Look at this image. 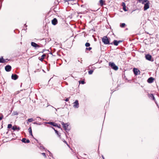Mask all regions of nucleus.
<instances>
[{
  "mask_svg": "<svg viewBox=\"0 0 159 159\" xmlns=\"http://www.w3.org/2000/svg\"><path fill=\"white\" fill-rule=\"evenodd\" d=\"M140 3L144 5V10L146 11L149 8V1L148 0H140Z\"/></svg>",
  "mask_w": 159,
  "mask_h": 159,
  "instance_id": "nucleus-1",
  "label": "nucleus"
},
{
  "mask_svg": "<svg viewBox=\"0 0 159 159\" xmlns=\"http://www.w3.org/2000/svg\"><path fill=\"white\" fill-rule=\"evenodd\" d=\"M102 42L105 44H112V43H110V40L107 36H104L102 39Z\"/></svg>",
  "mask_w": 159,
  "mask_h": 159,
  "instance_id": "nucleus-2",
  "label": "nucleus"
},
{
  "mask_svg": "<svg viewBox=\"0 0 159 159\" xmlns=\"http://www.w3.org/2000/svg\"><path fill=\"white\" fill-rule=\"evenodd\" d=\"M109 66H110L111 68L113 70H116L118 69V67L116 66L113 62H110L109 63Z\"/></svg>",
  "mask_w": 159,
  "mask_h": 159,
  "instance_id": "nucleus-3",
  "label": "nucleus"
},
{
  "mask_svg": "<svg viewBox=\"0 0 159 159\" xmlns=\"http://www.w3.org/2000/svg\"><path fill=\"white\" fill-rule=\"evenodd\" d=\"M61 124L63 125V127L67 131L69 130V129H68V126H69V124L68 123H65L63 122H61Z\"/></svg>",
  "mask_w": 159,
  "mask_h": 159,
  "instance_id": "nucleus-4",
  "label": "nucleus"
},
{
  "mask_svg": "<svg viewBox=\"0 0 159 159\" xmlns=\"http://www.w3.org/2000/svg\"><path fill=\"white\" fill-rule=\"evenodd\" d=\"M145 57L146 59L149 61H153L154 60L153 59H152V57L151 55L149 54H147L145 55Z\"/></svg>",
  "mask_w": 159,
  "mask_h": 159,
  "instance_id": "nucleus-5",
  "label": "nucleus"
},
{
  "mask_svg": "<svg viewBox=\"0 0 159 159\" xmlns=\"http://www.w3.org/2000/svg\"><path fill=\"white\" fill-rule=\"evenodd\" d=\"M73 107L76 108H78L79 107V103L78 100H76L73 103Z\"/></svg>",
  "mask_w": 159,
  "mask_h": 159,
  "instance_id": "nucleus-6",
  "label": "nucleus"
},
{
  "mask_svg": "<svg viewBox=\"0 0 159 159\" xmlns=\"http://www.w3.org/2000/svg\"><path fill=\"white\" fill-rule=\"evenodd\" d=\"M11 66L9 65H7L5 67V70L7 72H9L11 70Z\"/></svg>",
  "mask_w": 159,
  "mask_h": 159,
  "instance_id": "nucleus-7",
  "label": "nucleus"
},
{
  "mask_svg": "<svg viewBox=\"0 0 159 159\" xmlns=\"http://www.w3.org/2000/svg\"><path fill=\"white\" fill-rule=\"evenodd\" d=\"M31 45L32 46L34 47V48H40V46L36 43L33 42H32L31 43Z\"/></svg>",
  "mask_w": 159,
  "mask_h": 159,
  "instance_id": "nucleus-8",
  "label": "nucleus"
},
{
  "mask_svg": "<svg viewBox=\"0 0 159 159\" xmlns=\"http://www.w3.org/2000/svg\"><path fill=\"white\" fill-rule=\"evenodd\" d=\"M52 24L53 25H56L57 23V20L56 18H54L52 20Z\"/></svg>",
  "mask_w": 159,
  "mask_h": 159,
  "instance_id": "nucleus-9",
  "label": "nucleus"
},
{
  "mask_svg": "<svg viewBox=\"0 0 159 159\" xmlns=\"http://www.w3.org/2000/svg\"><path fill=\"white\" fill-rule=\"evenodd\" d=\"M21 141L23 143H29L30 142V141L29 139H26L25 138H23L21 140Z\"/></svg>",
  "mask_w": 159,
  "mask_h": 159,
  "instance_id": "nucleus-10",
  "label": "nucleus"
},
{
  "mask_svg": "<svg viewBox=\"0 0 159 159\" xmlns=\"http://www.w3.org/2000/svg\"><path fill=\"white\" fill-rule=\"evenodd\" d=\"M154 80V79L153 77H150L148 79L147 82L149 83H151L153 82Z\"/></svg>",
  "mask_w": 159,
  "mask_h": 159,
  "instance_id": "nucleus-11",
  "label": "nucleus"
},
{
  "mask_svg": "<svg viewBox=\"0 0 159 159\" xmlns=\"http://www.w3.org/2000/svg\"><path fill=\"white\" fill-rule=\"evenodd\" d=\"M18 76L16 74H12L11 79L14 80H16L18 78Z\"/></svg>",
  "mask_w": 159,
  "mask_h": 159,
  "instance_id": "nucleus-12",
  "label": "nucleus"
},
{
  "mask_svg": "<svg viewBox=\"0 0 159 159\" xmlns=\"http://www.w3.org/2000/svg\"><path fill=\"white\" fill-rule=\"evenodd\" d=\"M133 72L134 74L136 75H137L138 74V72H139V70L137 68H134L133 69Z\"/></svg>",
  "mask_w": 159,
  "mask_h": 159,
  "instance_id": "nucleus-13",
  "label": "nucleus"
},
{
  "mask_svg": "<svg viewBox=\"0 0 159 159\" xmlns=\"http://www.w3.org/2000/svg\"><path fill=\"white\" fill-rule=\"evenodd\" d=\"M46 123L47 124H50L56 127V126H57V124L56 123H55L54 122H46Z\"/></svg>",
  "mask_w": 159,
  "mask_h": 159,
  "instance_id": "nucleus-14",
  "label": "nucleus"
},
{
  "mask_svg": "<svg viewBox=\"0 0 159 159\" xmlns=\"http://www.w3.org/2000/svg\"><path fill=\"white\" fill-rule=\"evenodd\" d=\"M2 57L0 58V63H4L7 62Z\"/></svg>",
  "mask_w": 159,
  "mask_h": 159,
  "instance_id": "nucleus-15",
  "label": "nucleus"
},
{
  "mask_svg": "<svg viewBox=\"0 0 159 159\" xmlns=\"http://www.w3.org/2000/svg\"><path fill=\"white\" fill-rule=\"evenodd\" d=\"M148 96L150 99H152L153 100L155 101V98H154L153 95V94H149Z\"/></svg>",
  "mask_w": 159,
  "mask_h": 159,
  "instance_id": "nucleus-16",
  "label": "nucleus"
},
{
  "mask_svg": "<svg viewBox=\"0 0 159 159\" xmlns=\"http://www.w3.org/2000/svg\"><path fill=\"white\" fill-rule=\"evenodd\" d=\"M52 128L54 130L56 133V134H57V135L59 137H60V138H61V136L60 133H59L58 132V131L57 130H56L54 128Z\"/></svg>",
  "mask_w": 159,
  "mask_h": 159,
  "instance_id": "nucleus-17",
  "label": "nucleus"
},
{
  "mask_svg": "<svg viewBox=\"0 0 159 159\" xmlns=\"http://www.w3.org/2000/svg\"><path fill=\"white\" fill-rule=\"evenodd\" d=\"M46 57L45 54H43L41 57V58L39 59V60L41 61H43V60L44 59L45 57Z\"/></svg>",
  "mask_w": 159,
  "mask_h": 159,
  "instance_id": "nucleus-18",
  "label": "nucleus"
},
{
  "mask_svg": "<svg viewBox=\"0 0 159 159\" xmlns=\"http://www.w3.org/2000/svg\"><path fill=\"white\" fill-rule=\"evenodd\" d=\"M112 43V44H113L115 46H117L119 44L117 41L116 40H114Z\"/></svg>",
  "mask_w": 159,
  "mask_h": 159,
  "instance_id": "nucleus-19",
  "label": "nucleus"
},
{
  "mask_svg": "<svg viewBox=\"0 0 159 159\" xmlns=\"http://www.w3.org/2000/svg\"><path fill=\"white\" fill-rule=\"evenodd\" d=\"M28 130L30 133V135L32 136H33V135L32 133L31 128V127H30L28 129Z\"/></svg>",
  "mask_w": 159,
  "mask_h": 159,
  "instance_id": "nucleus-20",
  "label": "nucleus"
},
{
  "mask_svg": "<svg viewBox=\"0 0 159 159\" xmlns=\"http://www.w3.org/2000/svg\"><path fill=\"white\" fill-rule=\"evenodd\" d=\"M104 2V1H103V0H100L99 2H100V5L101 6H102L103 5Z\"/></svg>",
  "mask_w": 159,
  "mask_h": 159,
  "instance_id": "nucleus-21",
  "label": "nucleus"
},
{
  "mask_svg": "<svg viewBox=\"0 0 159 159\" xmlns=\"http://www.w3.org/2000/svg\"><path fill=\"white\" fill-rule=\"evenodd\" d=\"M125 25V24L124 23H122L120 24V26L121 28L124 27Z\"/></svg>",
  "mask_w": 159,
  "mask_h": 159,
  "instance_id": "nucleus-22",
  "label": "nucleus"
},
{
  "mask_svg": "<svg viewBox=\"0 0 159 159\" xmlns=\"http://www.w3.org/2000/svg\"><path fill=\"white\" fill-rule=\"evenodd\" d=\"M39 148L41 150L45 149V148L42 146V145H41L40 147H39Z\"/></svg>",
  "mask_w": 159,
  "mask_h": 159,
  "instance_id": "nucleus-23",
  "label": "nucleus"
},
{
  "mask_svg": "<svg viewBox=\"0 0 159 159\" xmlns=\"http://www.w3.org/2000/svg\"><path fill=\"white\" fill-rule=\"evenodd\" d=\"M18 112L17 111H13L12 113V115H18Z\"/></svg>",
  "mask_w": 159,
  "mask_h": 159,
  "instance_id": "nucleus-24",
  "label": "nucleus"
},
{
  "mask_svg": "<svg viewBox=\"0 0 159 159\" xmlns=\"http://www.w3.org/2000/svg\"><path fill=\"white\" fill-rule=\"evenodd\" d=\"M28 122H31L33 121V119L32 118H30V119H28Z\"/></svg>",
  "mask_w": 159,
  "mask_h": 159,
  "instance_id": "nucleus-25",
  "label": "nucleus"
},
{
  "mask_svg": "<svg viewBox=\"0 0 159 159\" xmlns=\"http://www.w3.org/2000/svg\"><path fill=\"white\" fill-rule=\"evenodd\" d=\"M93 72V70H90L88 71V73L89 75L92 74Z\"/></svg>",
  "mask_w": 159,
  "mask_h": 159,
  "instance_id": "nucleus-26",
  "label": "nucleus"
},
{
  "mask_svg": "<svg viewBox=\"0 0 159 159\" xmlns=\"http://www.w3.org/2000/svg\"><path fill=\"white\" fill-rule=\"evenodd\" d=\"M85 46L87 47H89L90 46V44L89 43H86L85 44Z\"/></svg>",
  "mask_w": 159,
  "mask_h": 159,
  "instance_id": "nucleus-27",
  "label": "nucleus"
},
{
  "mask_svg": "<svg viewBox=\"0 0 159 159\" xmlns=\"http://www.w3.org/2000/svg\"><path fill=\"white\" fill-rule=\"evenodd\" d=\"M17 127L16 126H13L12 128V129L14 130H17Z\"/></svg>",
  "mask_w": 159,
  "mask_h": 159,
  "instance_id": "nucleus-28",
  "label": "nucleus"
},
{
  "mask_svg": "<svg viewBox=\"0 0 159 159\" xmlns=\"http://www.w3.org/2000/svg\"><path fill=\"white\" fill-rule=\"evenodd\" d=\"M63 142L65 143H66V144L67 145V146H68L70 148V147L69 145L67 143V142H66V141H65V140H64H64H63Z\"/></svg>",
  "mask_w": 159,
  "mask_h": 159,
  "instance_id": "nucleus-29",
  "label": "nucleus"
},
{
  "mask_svg": "<svg viewBox=\"0 0 159 159\" xmlns=\"http://www.w3.org/2000/svg\"><path fill=\"white\" fill-rule=\"evenodd\" d=\"M79 83L82 84H84L85 83V82L84 80H81L79 81Z\"/></svg>",
  "mask_w": 159,
  "mask_h": 159,
  "instance_id": "nucleus-30",
  "label": "nucleus"
},
{
  "mask_svg": "<svg viewBox=\"0 0 159 159\" xmlns=\"http://www.w3.org/2000/svg\"><path fill=\"white\" fill-rule=\"evenodd\" d=\"M12 127V125L11 124H9L8 125L7 128L9 129L11 128Z\"/></svg>",
  "mask_w": 159,
  "mask_h": 159,
  "instance_id": "nucleus-31",
  "label": "nucleus"
},
{
  "mask_svg": "<svg viewBox=\"0 0 159 159\" xmlns=\"http://www.w3.org/2000/svg\"><path fill=\"white\" fill-rule=\"evenodd\" d=\"M92 49V48L91 47H89L88 48H86V50L90 51Z\"/></svg>",
  "mask_w": 159,
  "mask_h": 159,
  "instance_id": "nucleus-32",
  "label": "nucleus"
},
{
  "mask_svg": "<svg viewBox=\"0 0 159 159\" xmlns=\"http://www.w3.org/2000/svg\"><path fill=\"white\" fill-rule=\"evenodd\" d=\"M48 151L49 152V156H50V157H52L53 158H54L53 157V156H52V153H51L48 150Z\"/></svg>",
  "mask_w": 159,
  "mask_h": 159,
  "instance_id": "nucleus-33",
  "label": "nucleus"
},
{
  "mask_svg": "<svg viewBox=\"0 0 159 159\" xmlns=\"http://www.w3.org/2000/svg\"><path fill=\"white\" fill-rule=\"evenodd\" d=\"M41 154L42 155H43L44 157H45V158L46 157V156L45 153H42Z\"/></svg>",
  "mask_w": 159,
  "mask_h": 159,
  "instance_id": "nucleus-34",
  "label": "nucleus"
},
{
  "mask_svg": "<svg viewBox=\"0 0 159 159\" xmlns=\"http://www.w3.org/2000/svg\"><path fill=\"white\" fill-rule=\"evenodd\" d=\"M3 117V116L2 115H0V120H1L2 119Z\"/></svg>",
  "mask_w": 159,
  "mask_h": 159,
  "instance_id": "nucleus-35",
  "label": "nucleus"
},
{
  "mask_svg": "<svg viewBox=\"0 0 159 159\" xmlns=\"http://www.w3.org/2000/svg\"><path fill=\"white\" fill-rule=\"evenodd\" d=\"M123 10L125 11H127V10L126 9V6H124L123 7Z\"/></svg>",
  "mask_w": 159,
  "mask_h": 159,
  "instance_id": "nucleus-36",
  "label": "nucleus"
},
{
  "mask_svg": "<svg viewBox=\"0 0 159 159\" xmlns=\"http://www.w3.org/2000/svg\"><path fill=\"white\" fill-rule=\"evenodd\" d=\"M69 98H66L65 100V101H66V102H67L69 101Z\"/></svg>",
  "mask_w": 159,
  "mask_h": 159,
  "instance_id": "nucleus-37",
  "label": "nucleus"
},
{
  "mask_svg": "<svg viewBox=\"0 0 159 159\" xmlns=\"http://www.w3.org/2000/svg\"><path fill=\"white\" fill-rule=\"evenodd\" d=\"M125 4L124 2H122V6L123 7L124 6H125Z\"/></svg>",
  "mask_w": 159,
  "mask_h": 159,
  "instance_id": "nucleus-38",
  "label": "nucleus"
},
{
  "mask_svg": "<svg viewBox=\"0 0 159 159\" xmlns=\"http://www.w3.org/2000/svg\"><path fill=\"white\" fill-rule=\"evenodd\" d=\"M118 41V44L119 43L122 42V40H119V41Z\"/></svg>",
  "mask_w": 159,
  "mask_h": 159,
  "instance_id": "nucleus-39",
  "label": "nucleus"
},
{
  "mask_svg": "<svg viewBox=\"0 0 159 159\" xmlns=\"http://www.w3.org/2000/svg\"><path fill=\"white\" fill-rule=\"evenodd\" d=\"M78 62H80V63H82V60H81V61H80V60H78Z\"/></svg>",
  "mask_w": 159,
  "mask_h": 159,
  "instance_id": "nucleus-40",
  "label": "nucleus"
},
{
  "mask_svg": "<svg viewBox=\"0 0 159 159\" xmlns=\"http://www.w3.org/2000/svg\"><path fill=\"white\" fill-rule=\"evenodd\" d=\"M17 129L18 130V131H19V130H20V128L19 127H17Z\"/></svg>",
  "mask_w": 159,
  "mask_h": 159,
  "instance_id": "nucleus-41",
  "label": "nucleus"
},
{
  "mask_svg": "<svg viewBox=\"0 0 159 159\" xmlns=\"http://www.w3.org/2000/svg\"><path fill=\"white\" fill-rule=\"evenodd\" d=\"M56 127H58V128H60V125H59V126H58V125H57V126Z\"/></svg>",
  "mask_w": 159,
  "mask_h": 159,
  "instance_id": "nucleus-42",
  "label": "nucleus"
},
{
  "mask_svg": "<svg viewBox=\"0 0 159 159\" xmlns=\"http://www.w3.org/2000/svg\"><path fill=\"white\" fill-rule=\"evenodd\" d=\"M102 157L103 159H105V158L103 155H102Z\"/></svg>",
  "mask_w": 159,
  "mask_h": 159,
  "instance_id": "nucleus-43",
  "label": "nucleus"
},
{
  "mask_svg": "<svg viewBox=\"0 0 159 159\" xmlns=\"http://www.w3.org/2000/svg\"><path fill=\"white\" fill-rule=\"evenodd\" d=\"M25 26L26 27L27 26V25H26V24H25Z\"/></svg>",
  "mask_w": 159,
  "mask_h": 159,
  "instance_id": "nucleus-44",
  "label": "nucleus"
},
{
  "mask_svg": "<svg viewBox=\"0 0 159 159\" xmlns=\"http://www.w3.org/2000/svg\"><path fill=\"white\" fill-rule=\"evenodd\" d=\"M6 61H8V59H6Z\"/></svg>",
  "mask_w": 159,
  "mask_h": 159,
  "instance_id": "nucleus-45",
  "label": "nucleus"
},
{
  "mask_svg": "<svg viewBox=\"0 0 159 159\" xmlns=\"http://www.w3.org/2000/svg\"><path fill=\"white\" fill-rule=\"evenodd\" d=\"M34 124H37V123H36V122H34Z\"/></svg>",
  "mask_w": 159,
  "mask_h": 159,
  "instance_id": "nucleus-46",
  "label": "nucleus"
},
{
  "mask_svg": "<svg viewBox=\"0 0 159 159\" xmlns=\"http://www.w3.org/2000/svg\"><path fill=\"white\" fill-rule=\"evenodd\" d=\"M71 149V150L73 152V150L72 149Z\"/></svg>",
  "mask_w": 159,
  "mask_h": 159,
  "instance_id": "nucleus-47",
  "label": "nucleus"
},
{
  "mask_svg": "<svg viewBox=\"0 0 159 159\" xmlns=\"http://www.w3.org/2000/svg\"><path fill=\"white\" fill-rule=\"evenodd\" d=\"M139 1V0H138V1Z\"/></svg>",
  "mask_w": 159,
  "mask_h": 159,
  "instance_id": "nucleus-48",
  "label": "nucleus"
}]
</instances>
